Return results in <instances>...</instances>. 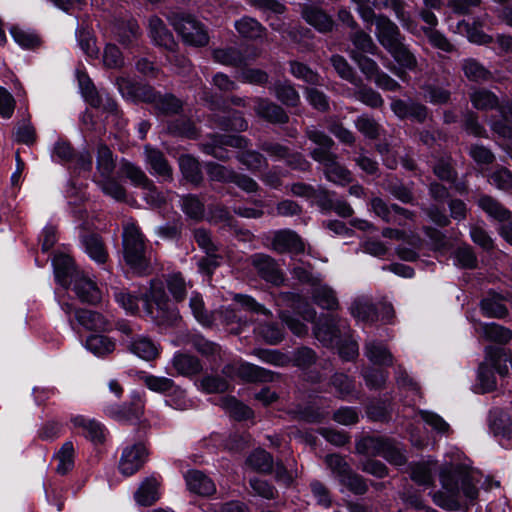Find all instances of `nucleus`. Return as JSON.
Instances as JSON below:
<instances>
[{"mask_svg":"<svg viewBox=\"0 0 512 512\" xmlns=\"http://www.w3.org/2000/svg\"><path fill=\"white\" fill-rule=\"evenodd\" d=\"M119 173L128 179L131 184L140 188H143L146 184H149V181L151 180L141 167L126 159L121 160Z\"/></svg>","mask_w":512,"mask_h":512,"instance_id":"51","label":"nucleus"},{"mask_svg":"<svg viewBox=\"0 0 512 512\" xmlns=\"http://www.w3.org/2000/svg\"><path fill=\"white\" fill-rule=\"evenodd\" d=\"M473 107L481 111H489L498 109L500 102L498 97L490 90L485 88H478L469 95Z\"/></svg>","mask_w":512,"mask_h":512,"instance_id":"42","label":"nucleus"},{"mask_svg":"<svg viewBox=\"0 0 512 512\" xmlns=\"http://www.w3.org/2000/svg\"><path fill=\"white\" fill-rule=\"evenodd\" d=\"M246 463L256 472L271 474L274 467L273 456L264 449L254 450L247 458Z\"/></svg>","mask_w":512,"mask_h":512,"instance_id":"48","label":"nucleus"},{"mask_svg":"<svg viewBox=\"0 0 512 512\" xmlns=\"http://www.w3.org/2000/svg\"><path fill=\"white\" fill-rule=\"evenodd\" d=\"M253 266L260 278L275 286L284 282V274L274 258L267 254L257 253L250 257Z\"/></svg>","mask_w":512,"mask_h":512,"instance_id":"10","label":"nucleus"},{"mask_svg":"<svg viewBox=\"0 0 512 512\" xmlns=\"http://www.w3.org/2000/svg\"><path fill=\"white\" fill-rule=\"evenodd\" d=\"M150 35L153 41L168 50H174L176 43L173 34L167 29L164 22L157 16L149 19Z\"/></svg>","mask_w":512,"mask_h":512,"instance_id":"30","label":"nucleus"},{"mask_svg":"<svg viewBox=\"0 0 512 512\" xmlns=\"http://www.w3.org/2000/svg\"><path fill=\"white\" fill-rule=\"evenodd\" d=\"M397 65H389V70L403 81L408 78V71H416L418 69V60L415 54L410 50L404 41L398 43L393 48L387 50Z\"/></svg>","mask_w":512,"mask_h":512,"instance_id":"7","label":"nucleus"},{"mask_svg":"<svg viewBox=\"0 0 512 512\" xmlns=\"http://www.w3.org/2000/svg\"><path fill=\"white\" fill-rule=\"evenodd\" d=\"M357 89L354 91L353 96L356 100L372 109H381L384 106V99L381 94L372 87L361 82L354 84Z\"/></svg>","mask_w":512,"mask_h":512,"instance_id":"41","label":"nucleus"},{"mask_svg":"<svg viewBox=\"0 0 512 512\" xmlns=\"http://www.w3.org/2000/svg\"><path fill=\"white\" fill-rule=\"evenodd\" d=\"M167 131L173 136H180L189 139L198 137V129L195 123L187 116H179L178 118L169 121L167 124Z\"/></svg>","mask_w":512,"mask_h":512,"instance_id":"44","label":"nucleus"},{"mask_svg":"<svg viewBox=\"0 0 512 512\" xmlns=\"http://www.w3.org/2000/svg\"><path fill=\"white\" fill-rule=\"evenodd\" d=\"M505 300L501 294L490 290L487 295L480 301V309L483 315L490 318L502 319L508 315V309L503 304Z\"/></svg>","mask_w":512,"mask_h":512,"instance_id":"23","label":"nucleus"},{"mask_svg":"<svg viewBox=\"0 0 512 512\" xmlns=\"http://www.w3.org/2000/svg\"><path fill=\"white\" fill-rule=\"evenodd\" d=\"M461 69L465 77L472 82H486L492 79V73L473 58L464 59Z\"/></svg>","mask_w":512,"mask_h":512,"instance_id":"49","label":"nucleus"},{"mask_svg":"<svg viewBox=\"0 0 512 512\" xmlns=\"http://www.w3.org/2000/svg\"><path fill=\"white\" fill-rule=\"evenodd\" d=\"M376 37L381 46L387 51L405 40L398 26L386 15L376 18Z\"/></svg>","mask_w":512,"mask_h":512,"instance_id":"13","label":"nucleus"},{"mask_svg":"<svg viewBox=\"0 0 512 512\" xmlns=\"http://www.w3.org/2000/svg\"><path fill=\"white\" fill-rule=\"evenodd\" d=\"M122 246L124 261L130 269L139 275L148 274L151 264L146 255V239L134 222L123 225Z\"/></svg>","mask_w":512,"mask_h":512,"instance_id":"3","label":"nucleus"},{"mask_svg":"<svg viewBox=\"0 0 512 512\" xmlns=\"http://www.w3.org/2000/svg\"><path fill=\"white\" fill-rule=\"evenodd\" d=\"M127 348L130 352L146 361H152L158 356V348L150 338L145 336L132 337L127 342Z\"/></svg>","mask_w":512,"mask_h":512,"instance_id":"35","label":"nucleus"},{"mask_svg":"<svg viewBox=\"0 0 512 512\" xmlns=\"http://www.w3.org/2000/svg\"><path fill=\"white\" fill-rule=\"evenodd\" d=\"M145 311L157 325L173 326L180 319L179 310L169 299L161 280L152 279L150 287L141 294Z\"/></svg>","mask_w":512,"mask_h":512,"instance_id":"2","label":"nucleus"},{"mask_svg":"<svg viewBox=\"0 0 512 512\" xmlns=\"http://www.w3.org/2000/svg\"><path fill=\"white\" fill-rule=\"evenodd\" d=\"M390 108L400 120L410 119L420 124L424 123L430 115L429 108L425 104L414 100L393 98Z\"/></svg>","mask_w":512,"mask_h":512,"instance_id":"12","label":"nucleus"},{"mask_svg":"<svg viewBox=\"0 0 512 512\" xmlns=\"http://www.w3.org/2000/svg\"><path fill=\"white\" fill-rule=\"evenodd\" d=\"M75 318L87 330L105 331L109 327V323L104 316L96 311L77 309L75 310Z\"/></svg>","mask_w":512,"mask_h":512,"instance_id":"37","label":"nucleus"},{"mask_svg":"<svg viewBox=\"0 0 512 512\" xmlns=\"http://www.w3.org/2000/svg\"><path fill=\"white\" fill-rule=\"evenodd\" d=\"M72 284L73 290L82 302L91 305H95L100 302L101 292L99 288L94 281L87 278L83 273L79 277L75 278Z\"/></svg>","mask_w":512,"mask_h":512,"instance_id":"22","label":"nucleus"},{"mask_svg":"<svg viewBox=\"0 0 512 512\" xmlns=\"http://www.w3.org/2000/svg\"><path fill=\"white\" fill-rule=\"evenodd\" d=\"M412 186L413 183L408 185L402 179L392 174L387 175L383 182V189L404 204L414 203L415 196Z\"/></svg>","mask_w":512,"mask_h":512,"instance_id":"20","label":"nucleus"},{"mask_svg":"<svg viewBox=\"0 0 512 512\" xmlns=\"http://www.w3.org/2000/svg\"><path fill=\"white\" fill-rule=\"evenodd\" d=\"M365 355L375 365L392 366L393 355L387 346L379 341L371 340L365 343Z\"/></svg>","mask_w":512,"mask_h":512,"instance_id":"32","label":"nucleus"},{"mask_svg":"<svg viewBox=\"0 0 512 512\" xmlns=\"http://www.w3.org/2000/svg\"><path fill=\"white\" fill-rule=\"evenodd\" d=\"M351 314L363 322L373 323L378 320V308L369 301H355L351 306Z\"/></svg>","mask_w":512,"mask_h":512,"instance_id":"59","label":"nucleus"},{"mask_svg":"<svg viewBox=\"0 0 512 512\" xmlns=\"http://www.w3.org/2000/svg\"><path fill=\"white\" fill-rule=\"evenodd\" d=\"M482 330L489 341L500 345H506L512 340V330L497 323L484 324Z\"/></svg>","mask_w":512,"mask_h":512,"instance_id":"60","label":"nucleus"},{"mask_svg":"<svg viewBox=\"0 0 512 512\" xmlns=\"http://www.w3.org/2000/svg\"><path fill=\"white\" fill-rule=\"evenodd\" d=\"M186 483L191 492L200 496H210L216 491L213 481L198 470H192L186 474Z\"/></svg>","mask_w":512,"mask_h":512,"instance_id":"29","label":"nucleus"},{"mask_svg":"<svg viewBox=\"0 0 512 512\" xmlns=\"http://www.w3.org/2000/svg\"><path fill=\"white\" fill-rule=\"evenodd\" d=\"M54 270L58 282L64 287H68L75 278L82 274V272L77 270L74 260L65 254L55 257Z\"/></svg>","mask_w":512,"mask_h":512,"instance_id":"21","label":"nucleus"},{"mask_svg":"<svg viewBox=\"0 0 512 512\" xmlns=\"http://www.w3.org/2000/svg\"><path fill=\"white\" fill-rule=\"evenodd\" d=\"M87 254L97 263L103 264L108 259V252L100 235L85 232L80 237Z\"/></svg>","mask_w":512,"mask_h":512,"instance_id":"25","label":"nucleus"},{"mask_svg":"<svg viewBox=\"0 0 512 512\" xmlns=\"http://www.w3.org/2000/svg\"><path fill=\"white\" fill-rule=\"evenodd\" d=\"M113 33L115 39L126 49L138 46L142 36L138 22L133 19H119L115 22Z\"/></svg>","mask_w":512,"mask_h":512,"instance_id":"14","label":"nucleus"},{"mask_svg":"<svg viewBox=\"0 0 512 512\" xmlns=\"http://www.w3.org/2000/svg\"><path fill=\"white\" fill-rule=\"evenodd\" d=\"M86 347L95 355L104 356L115 349V343L105 335H91L86 340Z\"/></svg>","mask_w":512,"mask_h":512,"instance_id":"64","label":"nucleus"},{"mask_svg":"<svg viewBox=\"0 0 512 512\" xmlns=\"http://www.w3.org/2000/svg\"><path fill=\"white\" fill-rule=\"evenodd\" d=\"M257 54L248 53V48L241 49L235 46L216 48L212 50V59L221 65L233 68H244L257 58Z\"/></svg>","mask_w":512,"mask_h":512,"instance_id":"11","label":"nucleus"},{"mask_svg":"<svg viewBox=\"0 0 512 512\" xmlns=\"http://www.w3.org/2000/svg\"><path fill=\"white\" fill-rule=\"evenodd\" d=\"M372 4L377 9L391 8L407 30H411L415 26L410 13L406 11V0H373Z\"/></svg>","mask_w":512,"mask_h":512,"instance_id":"34","label":"nucleus"},{"mask_svg":"<svg viewBox=\"0 0 512 512\" xmlns=\"http://www.w3.org/2000/svg\"><path fill=\"white\" fill-rule=\"evenodd\" d=\"M185 344L190 345L198 353L207 359L215 360L220 356L221 347L208 339L203 335L195 332H190L185 336Z\"/></svg>","mask_w":512,"mask_h":512,"instance_id":"24","label":"nucleus"},{"mask_svg":"<svg viewBox=\"0 0 512 512\" xmlns=\"http://www.w3.org/2000/svg\"><path fill=\"white\" fill-rule=\"evenodd\" d=\"M289 72L293 77L305 82L308 85L319 86L322 85L323 79L317 71H314L307 64L297 61H288Z\"/></svg>","mask_w":512,"mask_h":512,"instance_id":"39","label":"nucleus"},{"mask_svg":"<svg viewBox=\"0 0 512 512\" xmlns=\"http://www.w3.org/2000/svg\"><path fill=\"white\" fill-rule=\"evenodd\" d=\"M115 83L123 97L151 105L158 92L153 86L135 81L129 77L119 76Z\"/></svg>","mask_w":512,"mask_h":512,"instance_id":"8","label":"nucleus"},{"mask_svg":"<svg viewBox=\"0 0 512 512\" xmlns=\"http://www.w3.org/2000/svg\"><path fill=\"white\" fill-rule=\"evenodd\" d=\"M221 407L226 410L230 417L237 421L248 420L254 417L253 410L235 397H223L221 399Z\"/></svg>","mask_w":512,"mask_h":512,"instance_id":"50","label":"nucleus"},{"mask_svg":"<svg viewBox=\"0 0 512 512\" xmlns=\"http://www.w3.org/2000/svg\"><path fill=\"white\" fill-rule=\"evenodd\" d=\"M237 32L246 39L257 40L266 34V28L256 19L245 16L235 23Z\"/></svg>","mask_w":512,"mask_h":512,"instance_id":"45","label":"nucleus"},{"mask_svg":"<svg viewBox=\"0 0 512 512\" xmlns=\"http://www.w3.org/2000/svg\"><path fill=\"white\" fill-rule=\"evenodd\" d=\"M165 284L173 297L174 302H183L187 296V282L179 272L168 274L165 277Z\"/></svg>","mask_w":512,"mask_h":512,"instance_id":"54","label":"nucleus"},{"mask_svg":"<svg viewBox=\"0 0 512 512\" xmlns=\"http://www.w3.org/2000/svg\"><path fill=\"white\" fill-rule=\"evenodd\" d=\"M434 71L428 73V79L423 85L421 90L424 93L425 99L433 105H446L451 102V91L444 85L438 84V79L433 78Z\"/></svg>","mask_w":512,"mask_h":512,"instance_id":"19","label":"nucleus"},{"mask_svg":"<svg viewBox=\"0 0 512 512\" xmlns=\"http://www.w3.org/2000/svg\"><path fill=\"white\" fill-rule=\"evenodd\" d=\"M284 33L294 44L299 45L302 49H310L311 40L313 39L312 31L301 25L289 26Z\"/></svg>","mask_w":512,"mask_h":512,"instance_id":"63","label":"nucleus"},{"mask_svg":"<svg viewBox=\"0 0 512 512\" xmlns=\"http://www.w3.org/2000/svg\"><path fill=\"white\" fill-rule=\"evenodd\" d=\"M343 326L342 321L334 315L322 314L314 323L313 334L323 346L332 347L340 338Z\"/></svg>","mask_w":512,"mask_h":512,"instance_id":"9","label":"nucleus"},{"mask_svg":"<svg viewBox=\"0 0 512 512\" xmlns=\"http://www.w3.org/2000/svg\"><path fill=\"white\" fill-rule=\"evenodd\" d=\"M330 62L340 78L348 81L352 85L361 82V77L357 75L353 67L343 56L338 54L333 55L330 58Z\"/></svg>","mask_w":512,"mask_h":512,"instance_id":"57","label":"nucleus"},{"mask_svg":"<svg viewBox=\"0 0 512 512\" xmlns=\"http://www.w3.org/2000/svg\"><path fill=\"white\" fill-rule=\"evenodd\" d=\"M96 182L105 195L110 196L118 202L126 201L127 191L125 187L119 183L118 180L112 177V175L108 177H101Z\"/></svg>","mask_w":512,"mask_h":512,"instance_id":"55","label":"nucleus"},{"mask_svg":"<svg viewBox=\"0 0 512 512\" xmlns=\"http://www.w3.org/2000/svg\"><path fill=\"white\" fill-rule=\"evenodd\" d=\"M302 17L308 24L321 33H328L333 29L334 21L332 18L318 7L309 5L304 6L302 10Z\"/></svg>","mask_w":512,"mask_h":512,"instance_id":"26","label":"nucleus"},{"mask_svg":"<svg viewBox=\"0 0 512 512\" xmlns=\"http://www.w3.org/2000/svg\"><path fill=\"white\" fill-rule=\"evenodd\" d=\"M183 101L172 93L157 92L152 106L157 114L164 116L178 115L183 110Z\"/></svg>","mask_w":512,"mask_h":512,"instance_id":"27","label":"nucleus"},{"mask_svg":"<svg viewBox=\"0 0 512 512\" xmlns=\"http://www.w3.org/2000/svg\"><path fill=\"white\" fill-rule=\"evenodd\" d=\"M172 366L177 374L191 377L199 374L203 370L201 360L188 353H177L173 357Z\"/></svg>","mask_w":512,"mask_h":512,"instance_id":"28","label":"nucleus"},{"mask_svg":"<svg viewBox=\"0 0 512 512\" xmlns=\"http://www.w3.org/2000/svg\"><path fill=\"white\" fill-rule=\"evenodd\" d=\"M305 136L317 145L310 151V157L320 164L327 181L339 186H347L353 182L352 172L339 162L338 155L332 151L335 142L329 135L314 127H308L305 129Z\"/></svg>","mask_w":512,"mask_h":512,"instance_id":"1","label":"nucleus"},{"mask_svg":"<svg viewBox=\"0 0 512 512\" xmlns=\"http://www.w3.org/2000/svg\"><path fill=\"white\" fill-rule=\"evenodd\" d=\"M167 18L183 41L195 47H204L209 43V35L202 23L184 12H170Z\"/></svg>","mask_w":512,"mask_h":512,"instance_id":"4","label":"nucleus"},{"mask_svg":"<svg viewBox=\"0 0 512 512\" xmlns=\"http://www.w3.org/2000/svg\"><path fill=\"white\" fill-rule=\"evenodd\" d=\"M221 373L225 379L240 378L250 383H268L280 377L279 373L247 362L241 364H227L222 368Z\"/></svg>","mask_w":512,"mask_h":512,"instance_id":"5","label":"nucleus"},{"mask_svg":"<svg viewBox=\"0 0 512 512\" xmlns=\"http://www.w3.org/2000/svg\"><path fill=\"white\" fill-rule=\"evenodd\" d=\"M179 167L185 180L198 186L203 181L200 163L190 155H182L179 158Z\"/></svg>","mask_w":512,"mask_h":512,"instance_id":"43","label":"nucleus"},{"mask_svg":"<svg viewBox=\"0 0 512 512\" xmlns=\"http://www.w3.org/2000/svg\"><path fill=\"white\" fill-rule=\"evenodd\" d=\"M388 440L383 436H364L356 443V451L368 456H382Z\"/></svg>","mask_w":512,"mask_h":512,"instance_id":"40","label":"nucleus"},{"mask_svg":"<svg viewBox=\"0 0 512 512\" xmlns=\"http://www.w3.org/2000/svg\"><path fill=\"white\" fill-rule=\"evenodd\" d=\"M355 128L367 139L376 140L383 132L381 124L367 113L361 114L354 120Z\"/></svg>","mask_w":512,"mask_h":512,"instance_id":"46","label":"nucleus"},{"mask_svg":"<svg viewBox=\"0 0 512 512\" xmlns=\"http://www.w3.org/2000/svg\"><path fill=\"white\" fill-rule=\"evenodd\" d=\"M227 146L244 149L248 146V140L243 136L215 133L209 135L208 140L201 144V150L220 161H227L230 159Z\"/></svg>","mask_w":512,"mask_h":512,"instance_id":"6","label":"nucleus"},{"mask_svg":"<svg viewBox=\"0 0 512 512\" xmlns=\"http://www.w3.org/2000/svg\"><path fill=\"white\" fill-rule=\"evenodd\" d=\"M140 380L147 386L151 391L157 393H174L179 398L184 396V391L175 385L174 381L166 377H158L154 375H142Z\"/></svg>","mask_w":512,"mask_h":512,"instance_id":"36","label":"nucleus"},{"mask_svg":"<svg viewBox=\"0 0 512 512\" xmlns=\"http://www.w3.org/2000/svg\"><path fill=\"white\" fill-rule=\"evenodd\" d=\"M351 59L357 64L367 80H373L381 71L376 61L358 51H350Z\"/></svg>","mask_w":512,"mask_h":512,"instance_id":"62","label":"nucleus"},{"mask_svg":"<svg viewBox=\"0 0 512 512\" xmlns=\"http://www.w3.org/2000/svg\"><path fill=\"white\" fill-rule=\"evenodd\" d=\"M254 111L258 117L271 124H287L290 119L288 113L282 106L267 98H256Z\"/></svg>","mask_w":512,"mask_h":512,"instance_id":"16","label":"nucleus"},{"mask_svg":"<svg viewBox=\"0 0 512 512\" xmlns=\"http://www.w3.org/2000/svg\"><path fill=\"white\" fill-rule=\"evenodd\" d=\"M349 38L356 48L353 51H358L363 54L369 53L372 55H378L380 52L371 36L363 30H357L351 33Z\"/></svg>","mask_w":512,"mask_h":512,"instance_id":"61","label":"nucleus"},{"mask_svg":"<svg viewBox=\"0 0 512 512\" xmlns=\"http://www.w3.org/2000/svg\"><path fill=\"white\" fill-rule=\"evenodd\" d=\"M272 89L277 100L284 106L294 108L300 105V94L289 80H277Z\"/></svg>","mask_w":512,"mask_h":512,"instance_id":"31","label":"nucleus"},{"mask_svg":"<svg viewBox=\"0 0 512 512\" xmlns=\"http://www.w3.org/2000/svg\"><path fill=\"white\" fill-rule=\"evenodd\" d=\"M97 170L101 177L111 176L115 169V161L111 149L104 143H99L97 147Z\"/></svg>","mask_w":512,"mask_h":512,"instance_id":"53","label":"nucleus"},{"mask_svg":"<svg viewBox=\"0 0 512 512\" xmlns=\"http://www.w3.org/2000/svg\"><path fill=\"white\" fill-rule=\"evenodd\" d=\"M145 159L153 173L165 182L173 181V169L162 151L145 146Z\"/></svg>","mask_w":512,"mask_h":512,"instance_id":"18","label":"nucleus"},{"mask_svg":"<svg viewBox=\"0 0 512 512\" xmlns=\"http://www.w3.org/2000/svg\"><path fill=\"white\" fill-rule=\"evenodd\" d=\"M144 413V402L141 397L136 395L132 397L131 402L128 405H123L118 408L110 410V415L119 421H132L138 420Z\"/></svg>","mask_w":512,"mask_h":512,"instance_id":"33","label":"nucleus"},{"mask_svg":"<svg viewBox=\"0 0 512 512\" xmlns=\"http://www.w3.org/2000/svg\"><path fill=\"white\" fill-rule=\"evenodd\" d=\"M478 205L490 217L499 222H505L512 216V213L508 209H506L498 200L489 195L481 196L478 200Z\"/></svg>","mask_w":512,"mask_h":512,"instance_id":"47","label":"nucleus"},{"mask_svg":"<svg viewBox=\"0 0 512 512\" xmlns=\"http://www.w3.org/2000/svg\"><path fill=\"white\" fill-rule=\"evenodd\" d=\"M257 337L270 345H276L284 339V329L279 323L263 322L255 328Z\"/></svg>","mask_w":512,"mask_h":512,"instance_id":"52","label":"nucleus"},{"mask_svg":"<svg viewBox=\"0 0 512 512\" xmlns=\"http://www.w3.org/2000/svg\"><path fill=\"white\" fill-rule=\"evenodd\" d=\"M160 483L155 477L146 478L135 492V499L141 506H151L159 499Z\"/></svg>","mask_w":512,"mask_h":512,"instance_id":"38","label":"nucleus"},{"mask_svg":"<svg viewBox=\"0 0 512 512\" xmlns=\"http://www.w3.org/2000/svg\"><path fill=\"white\" fill-rule=\"evenodd\" d=\"M366 413L372 421L389 422L392 417L391 403L387 400L371 401L367 405Z\"/></svg>","mask_w":512,"mask_h":512,"instance_id":"58","label":"nucleus"},{"mask_svg":"<svg viewBox=\"0 0 512 512\" xmlns=\"http://www.w3.org/2000/svg\"><path fill=\"white\" fill-rule=\"evenodd\" d=\"M147 452L142 443H136L124 449L119 470L125 476H131L136 473L144 464Z\"/></svg>","mask_w":512,"mask_h":512,"instance_id":"15","label":"nucleus"},{"mask_svg":"<svg viewBox=\"0 0 512 512\" xmlns=\"http://www.w3.org/2000/svg\"><path fill=\"white\" fill-rule=\"evenodd\" d=\"M312 298L322 309L336 310L339 306L335 292L328 286H316L312 291Z\"/></svg>","mask_w":512,"mask_h":512,"instance_id":"56","label":"nucleus"},{"mask_svg":"<svg viewBox=\"0 0 512 512\" xmlns=\"http://www.w3.org/2000/svg\"><path fill=\"white\" fill-rule=\"evenodd\" d=\"M272 246L279 254H300L305 250V244L300 236L296 232L290 230L277 232L272 240Z\"/></svg>","mask_w":512,"mask_h":512,"instance_id":"17","label":"nucleus"}]
</instances>
